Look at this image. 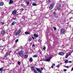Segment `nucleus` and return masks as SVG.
Wrapping results in <instances>:
<instances>
[{
	"label": "nucleus",
	"instance_id": "obj_32",
	"mask_svg": "<svg viewBox=\"0 0 73 73\" xmlns=\"http://www.w3.org/2000/svg\"><path fill=\"white\" fill-rule=\"evenodd\" d=\"M18 64L19 65H20V64H21V62H20L19 61L18 62Z\"/></svg>",
	"mask_w": 73,
	"mask_h": 73
},
{
	"label": "nucleus",
	"instance_id": "obj_58",
	"mask_svg": "<svg viewBox=\"0 0 73 73\" xmlns=\"http://www.w3.org/2000/svg\"><path fill=\"white\" fill-rule=\"evenodd\" d=\"M62 6L63 7H64V5H62Z\"/></svg>",
	"mask_w": 73,
	"mask_h": 73
},
{
	"label": "nucleus",
	"instance_id": "obj_12",
	"mask_svg": "<svg viewBox=\"0 0 73 73\" xmlns=\"http://www.w3.org/2000/svg\"><path fill=\"white\" fill-rule=\"evenodd\" d=\"M13 3V1L12 0H10L9 2V4H12Z\"/></svg>",
	"mask_w": 73,
	"mask_h": 73
},
{
	"label": "nucleus",
	"instance_id": "obj_35",
	"mask_svg": "<svg viewBox=\"0 0 73 73\" xmlns=\"http://www.w3.org/2000/svg\"><path fill=\"white\" fill-rule=\"evenodd\" d=\"M32 47L33 48H35V44H33L32 45Z\"/></svg>",
	"mask_w": 73,
	"mask_h": 73
},
{
	"label": "nucleus",
	"instance_id": "obj_49",
	"mask_svg": "<svg viewBox=\"0 0 73 73\" xmlns=\"http://www.w3.org/2000/svg\"><path fill=\"white\" fill-rule=\"evenodd\" d=\"M2 24L3 25V24H4V22H2Z\"/></svg>",
	"mask_w": 73,
	"mask_h": 73
},
{
	"label": "nucleus",
	"instance_id": "obj_44",
	"mask_svg": "<svg viewBox=\"0 0 73 73\" xmlns=\"http://www.w3.org/2000/svg\"><path fill=\"white\" fill-rule=\"evenodd\" d=\"M14 73H17V72L15 71V70H14Z\"/></svg>",
	"mask_w": 73,
	"mask_h": 73
},
{
	"label": "nucleus",
	"instance_id": "obj_22",
	"mask_svg": "<svg viewBox=\"0 0 73 73\" xmlns=\"http://www.w3.org/2000/svg\"><path fill=\"white\" fill-rule=\"evenodd\" d=\"M50 59H48L46 60V61H47V62H49V61H50Z\"/></svg>",
	"mask_w": 73,
	"mask_h": 73
},
{
	"label": "nucleus",
	"instance_id": "obj_2",
	"mask_svg": "<svg viewBox=\"0 0 73 73\" xmlns=\"http://www.w3.org/2000/svg\"><path fill=\"white\" fill-rule=\"evenodd\" d=\"M61 5H59L56 7L57 9L59 11H60L61 10Z\"/></svg>",
	"mask_w": 73,
	"mask_h": 73
},
{
	"label": "nucleus",
	"instance_id": "obj_9",
	"mask_svg": "<svg viewBox=\"0 0 73 73\" xmlns=\"http://www.w3.org/2000/svg\"><path fill=\"white\" fill-rule=\"evenodd\" d=\"M35 69H36V70L38 72H40V73H42L41 72V69L40 68H35Z\"/></svg>",
	"mask_w": 73,
	"mask_h": 73
},
{
	"label": "nucleus",
	"instance_id": "obj_37",
	"mask_svg": "<svg viewBox=\"0 0 73 73\" xmlns=\"http://www.w3.org/2000/svg\"><path fill=\"white\" fill-rule=\"evenodd\" d=\"M0 48H1V49H2L1 48H4V46H1L0 45Z\"/></svg>",
	"mask_w": 73,
	"mask_h": 73
},
{
	"label": "nucleus",
	"instance_id": "obj_39",
	"mask_svg": "<svg viewBox=\"0 0 73 73\" xmlns=\"http://www.w3.org/2000/svg\"><path fill=\"white\" fill-rule=\"evenodd\" d=\"M64 67H65V68H69V66H64Z\"/></svg>",
	"mask_w": 73,
	"mask_h": 73
},
{
	"label": "nucleus",
	"instance_id": "obj_34",
	"mask_svg": "<svg viewBox=\"0 0 73 73\" xmlns=\"http://www.w3.org/2000/svg\"><path fill=\"white\" fill-rule=\"evenodd\" d=\"M53 29L55 31H56V30H57V29H56V28L55 27H53Z\"/></svg>",
	"mask_w": 73,
	"mask_h": 73
},
{
	"label": "nucleus",
	"instance_id": "obj_52",
	"mask_svg": "<svg viewBox=\"0 0 73 73\" xmlns=\"http://www.w3.org/2000/svg\"><path fill=\"white\" fill-rule=\"evenodd\" d=\"M69 62H70V63H72V61H69Z\"/></svg>",
	"mask_w": 73,
	"mask_h": 73
},
{
	"label": "nucleus",
	"instance_id": "obj_33",
	"mask_svg": "<svg viewBox=\"0 0 73 73\" xmlns=\"http://www.w3.org/2000/svg\"><path fill=\"white\" fill-rule=\"evenodd\" d=\"M21 5L22 7H25V5H24V4H21Z\"/></svg>",
	"mask_w": 73,
	"mask_h": 73
},
{
	"label": "nucleus",
	"instance_id": "obj_5",
	"mask_svg": "<svg viewBox=\"0 0 73 73\" xmlns=\"http://www.w3.org/2000/svg\"><path fill=\"white\" fill-rule=\"evenodd\" d=\"M18 54L21 57L23 56V51H21L18 52Z\"/></svg>",
	"mask_w": 73,
	"mask_h": 73
},
{
	"label": "nucleus",
	"instance_id": "obj_25",
	"mask_svg": "<svg viewBox=\"0 0 73 73\" xmlns=\"http://www.w3.org/2000/svg\"><path fill=\"white\" fill-rule=\"evenodd\" d=\"M32 5L33 6H36V5H37V4L35 3H33Z\"/></svg>",
	"mask_w": 73,
	"mask_h": 73
},
{
	"label": "nucleus",
	"instance_id": "obj_43",
	"mask_svg": "<svg viewBox=\"0 0 73 73\" xmlns=\"http://www.w3.org/2000/svg\"><path fill=\"white\" fill-rule=\"evenodd\" d=\"M22 18H23V19H25V16H23L22 17Z\"/></svg>",
	"mask_w": 73,
	"mask_h": 73
},
{
	"label": "nucleus",
	"instance_id": "obj_1",
	"mask_svg": "<svg viewBox=\"0 0 73 73\" xmlns=\"http://www.w3.org/2000/svg\"><path fill=\"white\" fill-rule=\"evenodd\" d=\"M21 32V30H19L17 31V33L14 32L13 33L15 35V36H17V35H19V34H20V33Z\"/></svg>",
	"mask_w": 73,
	"mask_h": 73
},
{
	"label": "nucleus",
	"instance_id": "obj_7",
	"mask_svg": "<svg viewBox=\"0 0 73 73\" xmlns=\"http://www.w3.org/2000/svg\"><path fill=\"white\" fill-rule=\"evenodd\" d=\"M4 49V48L3 47V48H1L0 49V50H0L1 51V54H4V52L3 50Z\"/></svg>",
	"mask_w": 73,
	"mask_h": 73
},
{
	"label": "nucleus",
	"instance_id": "obj_21",
	"mask_svg": "<svg viewBox=\"0 0 73 73\" xmlns=\"http://www.w3.org/2000/svg\"><path fill=\"white\" fill-rule=\"evenodd\" d=\"M32 40V38H30L29 39V41L30 42V41H31V40Z\"/></svg>",
	"mask_w": 73,
	"mask_h": 73
},
{
	"label": "nucleus",
	"instance_id": "obj_24",
	"mask_svg": "<svg viewBox=\"0 0 73 73\" xmlns=\"http://www.w3.org/2000/svg\"><path fill=\"white\" fill-rule=\"evenodd\" d=\"M3 70V67H2L0 68V72H2Z\"/></svg>",
	"mask_w": 73,
	"mask_h": 73
},
{
	"label": "nucleus",
	"instance_id": "obj_42",
	"mask_svg": "<svg viewBox=\"0 0 73 73\" xmlns=\"http://www.w3.org/2000/svg\"><path fill=\"white\" fill-rule=\"evenodd\" d=\"M56 67H57V68H59L60 67V65H58L57 66H56Z\"/></svg>",
	"mask_w": 73,
	"mask_h": 73
},
{
	"label": "nucleus",
	"instance_id": "obj_4",
	"mask_svg": "<svg viewBox=\"0 0 73 73\" xmlns=\"http://www.w3.org/2000/svg\"><path fill=\"white\" fill-rule=\"evenodd\" d=\"M8 55H10V53H8V52H6V54L4 55V57L5 58H6V59L5 60H7V56Z\"/></svg>",
	"mask_w": 73,
	"mask_h": 73
},
{
	"label": "nucleus",
	"instance_id": "obj_36",
	"mask_svg": "<svg viewBox=\"0 0 73 73\" xmlns=\"http://www.w3.org/2000/svg\"><path fill=\"white\" fill-rule=\"evenodd\" d=\"M19 41V39H17L15 41V42L17 43V42H18Z\"/></svg>",
	"mask_w": 73,
	"mask_h": 73
},
{
	"label": "nucleus",
	"instance_id": "obj_14",
	"mask_svg": "<svg viewBox=\"0 0 73 73\" xmlns=\"http://www.w3.org/2000/svg\"><path fill=\"white\" fill-rule=\"evenodd\" d=\"M17 12V11L14 10L13 11V15H15Z\"/></svg>",
	"mask_w": 73,
	"mask_h": 73
},
{
	"label": "nucleus",
	"instance_id": "obj_26",
	"mask_svg": "<svg viewBox=\"0 0 73 73\" xmlns=\"http://www.w3.org/2000/svg\"><path fill=\"white\" fill-rule=\"evenodd\" d=\"M16 22H13L12 23V25H15V24Z\"/></svg>",
	"mask_w": 73,
	"mask_h": 73
},
{
	"label": "nucleus",
	"instance_id": "obj_19",
	"mask_svg": "<svg viewBox=\"0 0 73 73\" xmlns=\"http://www.w3.org/2000/svg\"><path fill=\"white\" fill-rule=\"evenodd\" d=\"M29 60L30 62H32L33 61V59H32V58H30Z\"/></svg>",
	"mask_w": 73,
	"mask_h": 73
},
{
	"label": "nucleus",
	"instance_id": "obj_48",
	"mask_svg": "<svg viewBox=\"0 0 73 73\" xmlns=\"http://www.w3.org/2000/svg\"><path fill=\"white\" fill-rule=\"evenodd\" d=\"M41 70H43V68H41Z\"/></svg>",
	"mask_w": 73,
	"mask_h": 73
},
{
	"label": "nucleus",
	"instance_id": "obj_54",
	"mask_svg": "<svg viewBox=\"0 0 73 73\" xmlns=\"http://www.w3.org/2000/svg\"><path fill=\"white\" fill-rule=\"evenodd\" d=\"M45 57L46 58V57H47V56H46V55L45 56Z\"/></svg>",
	"mask_w": 73,
	"mask_h": 73
},
{
	"label": "nucleus",
	"instance_id": "obj_41",
	"mask_svg": "<svg viewBox=\"0 0 73 73\" xmlns=\"http://www.w3.org/2000/svg\"><path fill=\"white\" fill-rule=\"evenodd\" d=\"M70 54H71V53H69V54H68V56H70Z\"/></svg>",
	"mask_w": 73,
	"mask_h": 73
},
{
	"label": "nucleus",
	"instance_id": "obj_6",
	"mask_svg": "<svg viewBox=\"0 0 73 73\" xmlns=\"http://www.w3.org/2000/svg\"><path fill=\"white\" fill-rule=\"evenodd\" d=\"M53 16L55 17V18H57L58 17V16L57 15V14H56V13L54 12L53 13Z\"/></svg>",
	"mask_w": 73,
	"mask_h": 73
},
{
	"label": "nucleus",
	"instance_id": "obj_55",
	"mask_svg": "<svg viewBox=\"0 0 73 73\" xmlns=\"http://www.w3.org/2000/svg\"><path fill=\"white\" fill-rule=\"evenodd\" d=\"M11 52H12V51H10L9 52V53H11Z\"/></svg>",
	"mask_w": 73,
	"mask_h": 73
},
{
	"label": "nucleus",
	"instance_id": "obj_18",
	"mask_svg": "<svg viewBox=\"0 0 73 73\" xmlns=\"http://www.w3.org/2000/svg\"><path fill=\"white\" fill-rule=\"evenodd\" d=\"M34 37H38V35H37L36 34H35L34 35Z\"/></svg>",
	"mask_w": 73,
	"mask_h": 73
},
{
	"label": "nucleus",
	"instance_id": "obj_3",
	"mask_svg": "<svg viewBox=\"0 0 73 73\" xmlns=\"http://www.w3.org/2000/svg\"><path fill=\"white\" fill-rule=\"evenodd\" d=\"M60 32H61V33L62 34H65V31L64 29H62L60 30Z\"/></svg>",
	"mask_w": 73,
	"mask_h": 73
},
{
	"label": "nucleus",
	"instance_id": "obj_46",
	"mask_svg": "<svg viewBox=\"0 0 73 73\" xmlns=\"http://www.w3.org/2000/svg\"><path fill=\"white\" fill-rule=\"evenodd\" d=\"M48 1L49 2V3H50L51 2V1L50 0H48Z\"/></svg>",
	"mask_w": 73,
	"mask_h": 73
},
{
	"label": "nucleus",
	"instance_id": "obj_60",
	"mask_svg": "<svg viewBox=\"0 0 73 73\" xmlns=\"http://www.w3.org/2000/svg\"><path fill=\"white\" fill-rule=\"evenodd\" d=\"M15 53H16V51H15Z\"/></svg>",
	"mask_w": 73,
	"mask_h": 73
},
{
	"label": "nucleus",
	"instance_id": "obj_29",
	"mask_svg": "<svg viewBox=\"0 0 73 73\" xmlns=\"http://www.w3.org/2000/svg\"><path fill=\"white\" fill-rule=\"evenodd\" d=\"M24 9L23 8H22L21 9H20V11L21 12H22L23 11H24Z\"/></svg>",
	"mask_w": 73,
	"mask_h": 73
},
{
	"label": "nucleus",
	"instance_id": "obj_50",
	"mask_svg": "<svg viewBox=\"0 0 73 73\" xmlns=\"http://www.w3.org/2000/svg\"><path fill=\"white\" fill-rule=\"evenodd\" d=\"M41 40H40V39H39L38 40V42H41Z\"/></svg>",
	"mask_w": 73,
	"mask_h": 73
},
{
	"label": "nucleus",
	"instance_id": "obj_53",
	"mask_svg": "<svg viewBox=\"0 0 73 73\" xmlns=\"http://www.w3.org/2000/svg\"><path fill=\"white\" fill-rule=\"evenodd\" d=\"M13 20H16V18H13Z\"/></svg>",
	"mask_w": 73,
	"mask_h": 73
},
{
	"label": "nucleus",
	"instance_id": "obj_45",
	"mask_svg": "<svg viewBox=\"0 0 73 73\" xmlns=\"http://www.w3.org/2000/svg\"><path fill=\"white\" fill-rule=\"evenodd\" d=\"M73 71V67L72 68L71 70V71Z\"/></svg>",
	"mask_w": 73,
	"mask_h": 73
},
{
	"label": "nucleus",
	"instance_id": "obj_61",
	"mask_svg": "<svg viewBox=\"0 0 73 73\" xmlns=\"http://www.w3.org/2000/svg\"><path fill=\"white\" fill-rule=\"evenodd\" d=\"M50 59H51V58H50Z\"/></svg>",
	"mask_w": 73,
	"mask_h": 73
},
{
	"label": "nucleus",
	"instance_id": "obj_15",
	"mask_svg": "<svg viewBox=\"0 0 73 73\" xmlns=\"http://www.w3.org/2000/svg\"><path fill=\"white\" fill-rule=\"evenodd\" d=\"M26 3L27 4V5H29V1H26Z\"/></svg>",
	"mask_w": 73,
	"mask_h": 73
},
{
	"label": "nucleus",
	"instance_id": "obj_11",
	"mask_svg": "<svg viewBox=\"0 0 73 73\" xmlns=\"http://www.w3.org/2000/svg\"><path fill=\"white\" fill-rule=\"evenodd\" d=\"M31 70L33 71L34 72L35 70H36L35 69V67L34 66H31Z\"/></svg>",
	"mask_w": 73,
	"mask_h": 73
},
{
	"label": "nucleus",
	"instance_id": "obj_8",
	"mask_svg": "<svg viewBox=\"0 0 73 73\" xmlns=\"http://www.w3.org/2000/svg\"><path fill=\"white\" fill-rule=\"evenodd\" d=\"M53 7H54V4H51L50 7V10H51V9H53Z\"/></svg>",
	"mask_w": 73,
	"mask_h": 73
},
{
	"label": "nucleus",
	"instance_id": "obj_13",
	"mask_svg": "<svg viewBox=\"0 0 73 73\" xmlns=\"http://www.w3.org/2000/svg\"><path fill=\"white\" fill-rule=\"evenodd\" d=\"M1 33L3 35H4V34H5V31L4 30H3L1 32Z\"/></svg>",
	"mask_w": 73,
	"mask_h": 73
},
{
	"label": "nucleus",
	"instance_id": "obj_56",
	"mask_svg": "<svg viewBox=\"0 0 73 73\" xmlns=\"http://www.w3.org/2000/svg\"><path fill=\"white\" fill-rule=\"evenodd\" d=\"M35 25H37V23H35Z\"/></svg>",
	"mask_w": 73,
	"mask_h": 73
},
{
	"label": "nucleus",
	"instance_id": "obj_28",
	"mask_svg": "<svg viewBox=\"0 0 73 73\" xmlns=\"http://www.w3.org/2000/svg\"><path fill=\"white\" fill-rule=\"evenodd\" d=\"M55 65V64L54 63L52 65V66H51L52 68H53V66Z\"/></svg>",
	"mask_w": 73,
	"mask_h": 73
},
{
	"label": "nucleus",
	"instance_id": "obj_51",
	"mask_svg": "<svg viewBox=\"0 0 73 73\" xmlns=\"http://www.w3.org/2000/svg\"><path fill=\"white\" fill-rule=\"evenodd\" d=\"M2 40H3V41H4V39L3 38L2 39Z\"/></svg>",
	"mask_w": 73,
	"mask_h": 73
},
{
	"label": "nucleus",
	"instance_id": "obj_27",
	"mask_svg": "<svg viewBox=\"0 0 73 73\" xmlns=\"http://www.w3.org/2000/svg\"><path fill=\"white\" fill-rule=\"evenodd\" d=\"M65 63L66 64H67V63H68V60H66L65 61Z\"/></svg>",
	"mask_w": 73,
	"mask_h": 73
},
{
	"label": "nucleus",
	"instance_id": "obj_31",
	"mask_svg": "<svg viewBox=\"0 0 73 73\" xmlns=\"http://www.w3.org/2000/svg\"><path fill=\"white\" fill-rule=\"evenodd\" d=\"M37 55H34L33 56V57H37Z\"/></svg>",
	"mask_w": 73,
	"mask_h": 73
},
{
	"label": "nucleus",
	"instance_id": "obj_47",
	"mask_svg": "<svg viewBox=\"0 0 73 73\" xmlns=\"http://www.w3.org/2000/svg\"><path fill=\"white\" fill-rule=\"evenodd\" d=\"M64 72H66V71L67 70H66V69H64Z\"/></svg>",
	"mask_w": 73,
	"mask_h": 73
},
{
	"label": "nucleus",
	"instance_id": "obj_40",
	"mask_svg": "<svg viewBox=\"0 0 73 73\" xmlns=\"http://www.w3.org/2000/svg\"><path fill=\"white\" fill-rule=\"evenodd\" d=\"M43 50H45L46 49V47H44L43 48Z\"/></svg>",
	"mask_w": 73,
	"mask_h": 73
},
{
	"label": "nucleus",
	"instance_id": "obj_10",
	"mask_svg": "<svg viewBox=\"0 0 73 73\" xmlns=\"http://www.w3.org/2000/svg\"><path fill=\"white\" fill-rule=\"evenodd\" d=\"M58 54H59V55H60V56H64V55L65 54V53L62 52H59Z\"/></svg>",
	"mask_w": 73,
	"mask_h": 73
},
{
	"label": "nucleus",
	"instance_id": "obj_30",
	"mask_svg": "<svg viewBox=\"0 0 73 73\" xmlns=\"http://www.w3.org/2000/svg\"><path fill=\"white\" fill-rule=\"evenodd\" d=\"M68 56V54H67L66 55V56H65V58H68V56Z\"/></svg>",
	"mask_w": 73,
	"mask_h": 73
},
{
	"label": "nucleus",
	"instance_id": "obj_20",
	"mask_svg": "<svg viewBox=\"0 0 73 73\" xmlns=\"http://www.w3.org/2000/svg\"><path fill=\"white\" fill-rule=\"evenodd\" d=\"M25 35H29L30 34V33H29L28 32H25Z\"/></svg>",
	"mask_w": 73,
	"mask_h": 73
},
{
	"label": "nucleus",
	"instance_id": "obj_17",
	"mask_svg": "<svg viewBox=\"0 0 73 73\" xmlns=\"http://www.w3.org/2000/svg\"><path fill=\"white\" fill-rule=\"evenodd\" d=\"M5 60V58H4L2 60H1V62H2V63H3V64H4V60Z\"/></svg>",
	"mask_w": 73,
	"mask_h": 73
},
{
	"label": "nucleus",
	"instance_id": "obj_59",
	"mask_svg": "<svg viewBox=\"0 0 73 73\" xmlns=\"http://www.w3.org/2000/svg\"><path fill=\"white\" fill-rule=\"evenodd\" d=\"M12 60H13V58H12Z\"/></svg>",
	"mask_w": 73,
	"mask_h": 73
},
{
	"label": "nucleus",
	"instance_id": "obj_57",
	"mask_svg": "<svg viewBox=\"0 0 73 73\" xmlns=\"http://www.w3.org/2000/svg\"><path fill=\"white\" fill-rule=\"evenodd\" d=\"M33 40H34V37H33Z\"/></svg>",
	"mask_w": 73,
	"mask_h": 73
},
{
	"label": "nucleus",
	"instance_id": "obj_16",
	"mask_svg": "<svg viewBox=\"0 0 73 73\" xmlns=\"http://www.w3.org/2000/svg\"><path fill=\"white\" fill-rule=\"evenodd\" d=\"M4 3L3 2H1L0 3V6H3L4 5Z\"/></svg>",
	"mask_w": 73,
	"mask_h": 73
},
{
	"label": "nucleus",
	"instance_id": "obj_23",
	"mask_svg": "<svg viewBox=\"0 0 73 73\" xmlns=\"http://www.w3.org/2000/svg\"><path fill=\"white\" fill-rule=\"evenodd\" d=\"M28 57V55H25V58H27Z\"/></svg>",
	"mask_w": 73,
	"mask_h": 73
},
{
	"label": "nucleus",
	"instance_id": "obj_38",
	"mask_svg": "<svg viewBox=\"0 0 73 73\" xmlns=\"http://www.w3.org/2000/svg\"><path fill=\"white\" fill-rule=\"evenodd\" d=\"M34 72V73H38L37 71V70H35Z\"/></svg>",
	"mask_w": 73,
	"mask_h": 73
}]
</instances>
